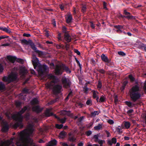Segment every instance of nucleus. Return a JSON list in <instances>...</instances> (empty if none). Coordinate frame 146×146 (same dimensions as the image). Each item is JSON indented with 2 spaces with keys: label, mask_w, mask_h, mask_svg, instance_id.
Wrapping results in <instances>:
<instances>
[{
  "label": "nucleus",
  "mask_w": 146,
  "mask_h": 146,
  "mask_svg": "<svg viewBox=\"0 0 146 146\" xmlns=\"http://www.w3.org/2000/svg\"><path fill=\"white\" fill-rule=\"evenodd\" d=\"M134 85L129 91V95L131 100L136 102L141 98V89L137 80L135 79Z\"/></svg>",
  "instance_id": "obj_1"
},
{
  "label": "nucleus",
  "mask_w": 146,
  "mask_h": 146,
  "mask_svg": "<svg viewBox=\"0 0 146 146\" xmlns=\"http://www.w3.org/2000/svg\"><path fill=\"white\" fill-rule=\"evenodd\" d=\"M19 113V111L17 112V114L19 116V117L15 121L13 124V126L16 128L19 127L22 129L23 128L24 126L23 123L24 117L21 113Z\"/></svg>",
  "instance_id": "obj_2"
},
{
  "label": "nucleus",
  "mask_w": 146,
  "mask_h": 146,
  "mask_svg": "<svg viewBox=\"0 0 146 146\" xmlns=\"http://www.w3.org/2000/svg\"><path fill=\"white\" fill-rule=\"evenodd\" d=\"M3 80L4 81L9 84L11 82H17L19 80V79L17 74L15 72L12 74V77L4 76L3 77Z\"/></svg>",
  "instance_id": "obj_3"
},
{
  "label": "nucleus",
  "mask_w": 146,
  "mask_h": 146,
  "mask_svg": "<svg viewBox=\"0 0 146 146\" xmlns=\"http://www.w3.org/2000/svg\"><path fill=\"white\" fill-rule=\"evenodd\" d=\"M36 67L38 71L42 72L49 70L48 67L45 64H42L40 63H38L36 65Z\"/></svg>",
  "instance_id": "obj_4"
},
{
  "label": "nucleus",
  "mask_w": 146,
  "mask_h": 146,
  "mask_svg": "<svg viewBox=\"0 0 146 146\" xmlns=\"http://www.w3.org/2000/svg\"><path fill=\"white\" fill-rule=\"evenodd\" d=\"M28 41V44L30 45L31 48L35 52L38 54H40L41 55L44 54L43 52L37 49V48L36 47L35 44L31 40L29 39Z\"/></svg>",
  "instance_id": "obj_5"
},
{
  "label": "nucleus",
  "mask_w": 146,
  "mask_h": 146,
  "mask_svg": "<svg viewBox=\"0 0 146 146\" xmlns=\"http://www.w3.org/2000/svg\"><path fill=\"white\" fill-rule=\"evenodd\" d=\"M7 58L13 63H14L15 61L20 63L23 64V59L20 58H18L15 56L9 55L7 56Z\"/></svg>",
  "instance_id": "obj_6"
},
{
  "label": "nucleus",
  "mask_w": 146,
  "mask_h": 146,
  "mask_svg": "<svg viewBox=\"0 0 146 146\" xmlns=\"http://www.w3.org/2000/svg\"><path fill=\"white\" fill-rule=\"evenodd\" d=\"M62 86L61 84H57L54 85L53 90V92L56 94H60L61 92Z\"/></svg>",
  "instance_id": "obj_7"
},
{
  "label": "nucleus",
  "mask_w": 146,
  "mask_h": 146,
  "mask_svg": "<svg viewBox=\"0 0 146 146\" xmlns=\"http://www.w3.org/2000/svg\"><path fill=\"white\" fill-rule=\"evenodd\" d=\"M123 14L125 15V18L128 20H135L137 18L136 16H134L131 15V13L130 12L127 11L126 9L123 11Z\"/></svg>",
  "instance_id": "obj_8"
},
{
  "label": "nucleus",
  "mask_w": 146,
  "mask_h": 146,
  "mask_svg": "<svg viewBox=\"0 0 146 146\" xmlns=\"http://www.w3.org/2000/svg\"><path fill=\"white\" fill-rule=\"evenodd\" d=\"M60 67L62 68V69L63 71V72L65 71L66 73L70 74L71 73V71L69 68V67L66 66L65 64L61 63Z\"/></svg>",
  "instance_id": "obj_9"
},
{
  "label": "nucleus",
  "mask_w": 146,
  "mask_h": 146,
  "mask_svg": "<svg viewBox=\"0 0 146 146\" xmlns=\"http://www.w3.org/2000/svg\"><path fill=\"white\" fill-rule=\"evenodd\" d=\"M45 114L46 116L47 117H48L50 116H53L56 119H59V117L55 114H54L53 113L51 112L50 109H47L45 111Z\"/></svg>",
  "instance_id": "obj_10"
},
{
  "label": "nucleus",
  "mask_w": 146,
  "mask_h": 146,
  "mask_svg": "<svg viewBox=\"0 0 146 146\" xmlns=\"http://www.w3.org/2000/svg\"><path fill=\"white\" fill-rule=\"evenodd\" d=\"M26 141L27 144V146H37L34 144L33 140L30 136H28L27 137Z\"/></svg>",
  "instance_id": "obj_11"
},
{
  "label": "nucleus",
  "mask_w": 146,
  "mask_h": 146,
  "mask_svg": "<svg viewBox=\"0 0 146 146\" xmlns=\"http://www.w3.org/2000/svg\"><path fill=\"white\" fill-rule=\"evenodd\" d=\"M62 81L64 84H66L68 86H70L71 85V82L70 80L67 78L66 76H64L62 78Z\"/></svg>",
  "instance_id": "obj_12"
},
{
  "label": "nucleus",
  "mask_w": 146,
  "mask_h": 146,
  "mask_svg": "<svg viewBox=\"0 0 146 146\" xmlns=\"http://www.w3.org/2000/svg\"><path fill=\"white\" fill-rule=\"evenodd\" d=\"M72 135L71 133L68 134L69 137L68 138V140L72 143L76 142V139L74 135L72 136Z\"/></svg>",
  "instance_id": "obj_13"
},
{
  "label": "nucleus",
  "mask_w": 146,
  "mask_h": 146,
  "mask_svg": "<svg viewBox=\"0 0 146 146\" xmlns=\"http://www.w3.org/2000/svg\"><path fill=\"white\" fill-rule=\"evenodd\" d=\"M11 30V29H10L9 27H0V30L3 31L8 33H12Z\"/></svg>",
  "instance_id": "obj_14"
},
{
  "label": "nucleus",
  "mask_w": 146,
  "mask_h": 146,
  "mask_svg": "<svg viewBox=\"0 0 146 146\" xmlns=\"http://www.w3.org/2000/svg\"><path fill=\"white\" fill-rule=\"evenodd\" d=\"M43 109L42 108H41L38 105L36 106L33 108V110L37 113H39L41 112Z\"/></svg>",
  "instance_id": "obj_15"
},
{
  "label": "nucleus",
  "mask_w": 146,
  "mask_h": 146,
  "mask_svg": "<svg viewBox=\"0 0 146 146\" xmlns=\"http://www.w3.org/2000/svg\"><path fill=\"white\" fill-rule=\"evenodd\" d=\"M64 38L67 42H70L71 41V37L69 34H65Z\"/></svg>",
  "instance_id": "obj_16"
},
{
  "label": "nucleus",
  "mask_w": 146,
  "mask_h": 146,
  "mask_svg": "<svg viewBox=\"0 0 146 146\" xmlns=\"http://www.w3.org/2000/svg\"><path fill=\"white\" fill-rule=\"evenodd\" d=\"M101 58L102 60L104 62L107 63L108 62H109V60L110 59H109L108 57L106 55L102 54L101 55Z\"/></svg>",
  "instance_id": "obj_17"
},
{
  "label": "nucleus",
  "mask_w": 146,
  "mask_h": 146,
  "mask_svg": "<svg viewBox=\"0 0 146 146\" xmlns=\"http://www.w3.org/2000/svg\"><path fill=\"white\" fill-rule=\"evenodd\" d=\"M57 143V141L55 139L49 141L46 146H55Z\"/></svg>",
  "instance_id": "obj_18"
},
{
  "label": "nucleus",
  "mask_w": 146,
  "mask_h": 146,
  "mask_svg": "<svg viewBox=\"0 0 146 146\" xmlns=\"http://www.w3.org/2000/svg\"><path fill=\"white\" fill-rule=\"evenodd\" d=\"M9 129V126L7 123H6L4 125V127L2 129V131L4 132H7Z\"/></svg>",
  "instance_id": "obj_19"
},
{
  "label": "nucleus",
  "mask_w": 146,
  "mask_h": 146,
  "mask_svg": "<svg viewBox=\"0 0 146 146\" xmlns=\"http://www.w3.org/2000/svg\"><path fill=\"white\" fill-rule=\"evenodd\" d=\"M66 22L68 23H70L72 22V20L73 19L72 17L71 14L69 15L67 18H66Z\"/></svg>",
  "instance_id": "obj_20"
},
{
  "label": "nucleus",
  "mask_w": 146,
  "mask_h": 146,
  "mask_svg": "<svg viewBox=\"0 0 146 146\" xmlns=\"http://www.w3.org/2000/svg\"><path fill=\"white\" fill-rule=\"evenodd\" d=\"M125 103L126 105L130 108H132L135 106L134 104L132 103L130 101H126Z\"/></svg>",
  "instance_id": "obj_21"
},
{
  "label": "nucleus",
  "mask_w": 146,
  "mask_h": 146,
  "mask_svg": "<svg viewBox=\"0 0 146 146\" xmlns=\"http://www.w3.org/2000/svg\"><path fill=\"white\" fill-rule=\"evenodd\" d=\"M63 73L62 70L59 68L55 70V74L57 76L61 75Z\"/></svg>",
  "instance_id": "obj_22"
},
{
  "label": "nucleus",
  "mask_w": 146,
  "mask_h": 146,
  "mask_svg": "<svg viewBox=\"0 0 146 146\" xmlns=\"http://www.w3.org/2000/svg\"><path fill=\"white\" fill-rule=\"evenodd\" d=\"M6 89L5 84L2 82L0 81V91L5 90Z\"/></svg>",
  "instance_id": "obj_23"
},
{
  "label": "nucleus",
  "mask_w": 146,
  "mask_h": 146,
  "mask_svg": "<svg viewBox=\"0 0 146 146\" xmlns=\"http://www.w3.org/2000/svg\"><path fill=\"white\" fill-rule=\"evenodd\" d=\"M67 133L64 131H61L59 134V137L62 138H64L66 135Z\"/></svg>",
  "instance_id": "obj_24"
},
{
  "label": "nucleus",
  "mask_w": 146,
  "mask_h": 146,
  "mask_svg": "<svg viewBox=\"0 0 146 146\" xmlns=\"http://www.w3.org/2000/svg\"><path fill=\"white\" fill-rule=\"evenodd\" d=\"M93 94V97L94 99L98 97V96L97 95L99 94V92L97 91L94 90H93L92 91Z\"/></svg>",
  "instance_id": "obj_25"
},
{
  "label": "nucleus",
  "mask_w": 146,
  "mask_h": 146,
  "mask_svg": "<svg viewBox=\"0 0 146 146\" xmlns=\"http://www.w3.org/2000/svg\"><path fill=\"white\" fill-rule=\"evenodd\" d=\"M32 62L33 63H36V65L37 63H40L38 59L35 55V56H33V58L32 60Z\"/></svg>",
  "instance_id": "obj_26"
},
{
  "label": "nucleus",
  "mask_w": 146,
  "mask_h": 146,
  "mask_svg": "<svg viewBox=\"0 0 146 146\" xmlns=\"http://www.w3.org/2000/svg\"><path fill=\"white\" fill-rule=\"evenodd\" d=\"M82 7L81 11L83 13H85L86 11L87 10V7L86 5H83L82 4Z\"/></svg>",
  "instance_id": "obj_27"
},
{
  "label": "nucleus",
  "mask_w": 146,
  "mask_h": 146,
  "mask_svg": "<svg viewBox=\"0 0 146 146\" xmlns=\"http://www.w3.org/2000/svg\"><path fill=\"white\" fill-rule=\"evenodd\" d=\"M89 90H91V88L89 89L87 87V86H85L83 88V90L84 92V93L86 94H88V91Z\"/></svg>",
  "instance_id": "obj_28"
},
{
  "label": "nucleus",
  "mask_w": 146,
  "mask_h": 146,
  "mask_svg": "<svg viewBox=\"0 0 146 146\" xmlns=\"http://www.w3.org/2000/svg\"><path fill=\"white\" fill-rule=\"evenodd\" d=\"M99 114V112H98V111H95L91 113L90 116L91 117H94L96 115H98Z\"/></svg>",
  "instance_id": "obj_29"
},
{
  "label": "nucleus",
  "mask_w": 146,
  "mask_h": 146,
  "mask_svg": "<svg viewBox=\"0 0 146 146\" xmlns=\"http://www.w3.org/2000/svg\"><path fill=\"white\" fill-rule=\"evenodd\" d=\"M27 110V107L25 106L23 108H22L19 111V113L20 112L22 114H23L25 113V111Z\"/></svg>",
  "instance_id": "obj_30"
},
{
  "label": "nucleus",
  "mask_w": 146,
  "mask_h": 146,
  "mask_svg": "<svg viewBox=\"0 0 146 146\" xmlns=\"http://www.w3.org/2000/svg\"><path fill=\"white\" fill-rule=\"evenodd\" d=\"M106 101V97L103 96L102 95L101 96L100 99H99V102H104Z\"/></svg>",
  "instance_id": "obj_31"
},
{
  "label": "nucleus",
  "mask_w": 146,
  "mask_h": 146,
  "mask_svg": "<svg viewBox=\"0 0 146 146\" xmlns=\"http://www.w3.org/2000/svg\"><path fill=\"white\" fill-rule=\"evenodd\" d=\"M128 78H129L131 82H133L135 80V78L133 76L132 74H130L128 75Z\"/></svg>",
  "instance_id": "obj_32"
},
{
  "label": "nucleus",
  "mask_w": 146,
  "mask_h": 146,
  "mask_svg": "<svg viewBox=\"0 0 146 146\" xmlns=\"http://www.w3.org/2000/svg\"><path fill=\"white\" fill-rule=\"evenodd\" d=\"M109 62L107 63L106 65L111 67H113L114 66L113 63L111 61V59L109 60Z\"/></svg>",
  "instance_id": "obj_33"
},
{
  "label": "nucleus",
  "mask_w": 146,
  "mask_h": 146,
  "mask_svg": "<svg viewBox=\"0 0 146 146\" xmlns=\"http://www.w3.org/2000/svg\"><path fill=\"white\" fill-rule=\"evenodd\" d=\"M67 28L64 26H63L62 28V32L65 34H68V31H67Z\"/></svg>",
  "instance_id": "obj_34"
},
{
  "label": "nucleus",
  "mask_w": 146,
  "mask_h": 146,
  "mask_svg": "<svg viewBox=\"0 0 146 146\" xmlns=\"http://www.w3.org/2000/svg\"><path fill=\"white\" fill-rule=\"evenodd\" d=\"M102 124L99 123L98 125L94 126V128L95 130H99L102 128Z\"/></svg>",
  "instance_id": "obj_35"
},
{
  "label": "nucleus",
  "mask_w": 146,
  "mask_h": 146,
  "mask_svg": "<svg viewBox=\"0 0 146 146\" xmlns=\"http://www.w3.org/2000/svg\"><path fill=\"white\" fill-rule=\"evenodd\" d=\"M93 138L95 139V141L96 142L97 141H100V139L98 138L99 135L98 134L95 135L93 136Z\"/></svg>",
  "instance_id": "obj_36"
},
{
  "label": "nucleus",
  "mask_w": 146,
  "mask_h": 146,
  "mask_svg": "<svg viewBox=\"0 0 146 146\" xmlns=\"http://www.w3.org/2000/svg\"><path fill=\"white\" fill-rule=\"evenodd\" d=\"M125 127L127 129L129 128L130 127V124L129 122L126 121L124 124Z\"/></svg>",
  "instance_id": "obj_37"
},
{
  "label": "nucleus",
  "mask_w": 146,
  "mask_h": 146,
  "mask_svg": "<svg viewBox=\"0 0 146 146\" xmlns=\"http://www.w3.org/2000/svg\"><path fill=\"white\" fill-rule=\"evenodd\" d=\"M102 87V84L101 81L100 80H98L97 88L100 89H101Z\"/></svg>",
  "instance_id": "obj_38"
},
{
  "label": "nucleus",
  "mask_w": 146,
  "mask_h": 146,
  "mask_svg": "<svg viewBox=\"0 0 146 146\" xmlns=\"http://www.w3.org/2000/svg\"><path fill=\"white\" fill-rule=\"evenodd\" d=\"M115 130L116 131H117L119 134H120L122 133V131L121 130V127H117L116 128Z\"/></svg>",
  "instance_id": "obj_39"
},
{
  "label": "nucleus",
  "mask_w": 146,
  "mask_h": 146,
  "mask_svg": "<svg viewBox=\"0 0 146 146\" xmlns=\"http://www.w3.org/2000/svg\"><path fill=\"white\" fill-rule=\"evenodd\" d=\"M56 126L57 128L60 129L63 128V125L62 124H56Z\"/></svg>",
  "instance_id": "obj_40"
},
{
  "label": "nucleus",
  "mask_w": 146,
  "mask_h": 146,
  "mask_svg": "<svg viewBox=\"0 0 146 146\" xmlns=\"http://www.w3.org/2000/svg\"><path fill=\"white\" fill-rule=\"evenodd\" d=\"M29 89L26 88H24L22 90V92L25 94H29Z\"/></svg>",
  "instance_id": "obj_41"
},
{
  "label": "nucleus",
  "mask_w": 146,
  "mask_h": 146,
  "mask_svg": "<svg viewBox=\"0 0 146 146\" xmlns=\"http://www.w3.org/2000/svg\"><path fill=\"white\" fill-rule=\"evenodd\" d=\"M114 102L115 104H116L118 102V96L116 95H114Z\"/></svg>",
  "instance_id": "obj_42"
},
{
  "label": "nucleus",
  "mask_w": 146,
  "mask_h": 146,
  "mask_svg": "<svg viewBox=\"0 0 146 146\" xmlns=\"http://www.w3.org/2000/svg\"><path fill=\"white\" fill-rule=\"evenodd\" d=\"M118 54L121 56H124L126 55L125 53L123 51H119L118 52Z\"/></svg>",
  "instance_id": "obj_43"
},
{
  "label": "nucleus",
  "mask_w": 146,
  "mask_h": 146,
  "mask_svg": "<svg viewBox=\"0 0 146 146\" xmlns=\"http://www.w3.org/2000/svg\"><path fill=\"white\" fill-rule=\"evenodd\" d=\"M56 48L58 49H63L64 48V46L62 44H57L56 45Z\"/></svg>",
  "instance_id": "obj_44"
},
{
  "label": "nucleus",
  "mask_w": 146,
  "mask_h": 146,
  "mask_svg": "<svg viewBox=\"0 0 146 146\" xmlns=\"http://www.w3.org/2000/svg\"><path fill=\"white\" fill-rule=\"evenodd\" d=\"M114 27L115 29H118V30H120V29H121L122 28H123V27L122 26L119 25H116L114 26Z\"/></svg>",
  "instance_id": "obj_45"
},
{
  "label": "nucleus",
  "mask_w": 146,
  "mask_h": 146,
  "mask_svg": "<svg viewBox=\"0 0 146 146\" xmlns=\"http://www.w3.org/2000/svg\"><path fill=\"white\" fill-rule=\"evenodd\" d=\"M21 42L22 43H24L25 44L28 45V41L26 39H24L21 40Z\"/></svg>",
  "instance_id": "obj_46"
},
{
  "label": "nucleus",
  "mask_w": 146,
  "mask_h": 146,
  "mask_svg": "<svg viewBox=\"0 0 146 146\" xmlns=\"http://www.w3.org/2000/svg\"><path fill=\"white\" fill-rule=\"evenodd\" d=\"M16 104L17 106L19 107H21V104H22V102H21L18 101L16 102Z\"/></svg>",
  "instance_id": "obj_47"
},
{
  "label": "nucleus",
  "mask_w": 146,
  "mask_h": 146,
  "mask_svg": "<svg viewBox=\"0 0 146 146\" xmlns=\"http://www.w3.org/2000/svg\"><path fill=\"white\" fill-rule=\"evenodd\" d=\"M4 70L3 66L2 64L0 63V74L2 73Z\"/></svg>",
  "instance_id": "obj_48"
},
{
  "label": "nucleus",
  "mask_w": 146,
  "mask_h": 146,
  "mask_svg": "<svg viewBox=\"0 0 146 146\" xmlns=\"http://www.w3.org/2000/svg\"><path fill=\"white\" fill-rule=\"evenodd\" d=\"M33 102L36 104H38L39 102V101L37 98L35 97L33 99Z\"/></svg>",
  "instance_id": "obj_49"
},
{
  "label": "nucleus",
  "mask_w": 146,
  "mask_h": 146,
  "mask_svg": "<svg viewBox=\"0 0 146 146\" xmlns=\"http://www.w3.org/2000/svg\"><path fill=\"white\" fill-rule=\"evenodd\" d=\"M97 70L99 72L102 74H104L105 73V71L103 69H97Z\"/></svg>",
  "instance_id": "obj_50"
},
{
  "label": "nucleus",
  "mask_w": 146,
  "mask_h": 146,
  "mask_svg": "<svg viewBox=\"0 0 146 146\" xmlns=\"http://www.w3.org/2000/svg\"><path fill=\"white\" fill-rule=\"evenodd\" d=\"M103 7L104 9L106 10L108 9L107 7V3L105 1L103 2Z\"/></svg>",
  "instance_id": "obj_51"
},
{
  "label": "nucleus",
  "mask_w": 146,
  "mask_h": 146,
  "mask_svg": "<svg viewBox=\"0 0 146 146\" xmlns=\"http://www.w3.org/2000/svg\"><path fill=\"white\" fill-rule=\"evenodd\" d=\"M92 132L91 130H88L86 132V134L87 136H89L92 134Z\"/></svg>",
  "instance_id": "obj_52"
},
{
  "label": "nucleus",
  "mask_w": 146,
  "mask_h": 146,
  "mask_svg": "<svg viewBox=\"0 0 146 146\" xmlns=\"http://www.w3.org/2000/svg\"><path fill=\"white\" fill-rule=\"evenodd\" d=\"M60 80L58 78H56V79L54 80H53V82L54 83H57L60 82Z\"/></svg>",
  "instance_id": "obj_53"
},
{
  "label": "nucleus",
  "mask_w": 146,
  "mask_h": 146,
  "mask_svg": "<svg viewBox=\"0 0 146 146\" xmlns=\"http://www.w3.org/2000/svg\"><path fill=\"white\" fill-rule=\"evenodd\" d=\"M108 122L111 125L113 124L114 123L113 120L111 119H109L108 121Z\"/></svg>",
  "instance_id": "obj_54"
},
{
  "label": "nucleus",
  "mask_w": 146,
  "mask_h": 146,
  "mask_svg": "<svg viewBox=\"0 0 146 146\" xmlns=\"http://www.w3.org/2000/svg\"><path fill=\"white\" fill-rule=\"evenodd\" d=\"M92 103V100L90 99H88L86 102V104L88 105H90Z\"/></svg>",
  "instance_id": "obj_55"
},
{
  "label": "nucleus",
  "mask_w": 146,
  "mask_h": 146,
  "mask_svg": "<svg viewBox=\"0 0 146 146\" xmlns=\"http://www.w3.org/2000/svg\"><path fill=\"white\" fill-rule=\"evenodd\" d=\"M90 27L92 29H95V26L94 25V24L93 22L91 21L90 22Z\"/></svg>",
  "instance_id": "obj_56"
},
{
  "label": "nucleus",
  "mask_w": 146,
  "mask_h": 146,
  "mask_svg": "<svg viewBox=\"0 0 146 146\" xmlns=\"http://www.w3.org/2000/svg\"><path fill=\"white\" fill-rule=\"evenodd\" d=\"M74 52L75 53H76L78 55H79L81 54L80 52L79 51L78 49H74Z\"/></svg>",
  "instance_id": "obj_57"
},
{
  "label": "nucleus",
  "mask_w": 146,
  "mask_h": 146,
  "mask_svg": "<svg viewBox=\"0 0 146 146\" xmlns=\"http://www.w3.org/2000/svg\"><path fill=\"white\" fill-rule=\"evenodd\" d=\"M59 119L60 122L62 123H65L66 121V119L63 118L61 119H60L59 118Z\"/></svg>",
  "instance_id": "obj_58"
},
{
  "label": "nucleus",
  "mask_w": 146,
  "mask_h": 146,
  "mask_svg": "<svg viewBox=\"0 0 146 146\" xmlns=\"http://www.w3.org/2000/svg\"><path fill=\"white\" fill-rule=\"evenodd\" d=\"M112 143H117V139L115 137H113L112 139Z\"/></svg>",
  "instance_id": "obj_59"
},
{
  "label": "nucleus",
  "mask_w": 146,
  "mask_h": 146,
  "mask_svg": "<svg viewBox=\"0 0 146 146\" xmlns=\"http://www.w3.org/2000/svg\"><path fill=\"white\" fill-rule=\"evenodd\" d=\"M8 118L10 119L15 120V116L14 115H12L11 116H9Z\"/></svg>",
  "instance_id": "obj_60"
},
{
  "label": "nucleus",
  "mask_w": 146,
  "mask_h": 146,
  "mask_svg": "<svg viewBox=\"0 0 146 146\" xmlns=\"http://www.w3.org/2000/svg\"><path fill=\"white\" fill-rule=\"evenodd\" d=\"M31 35L29 33H24L23 34V36L29 37L31 36Z\"/></svg>",
  "instance_id": "obj_61"
},
{
  "label": "nucleus",
  "mask_w": 146,
  "mask_h": 146,
  "mask_svg": "<svg viewBox=\"0 0 146 146\" xmlns=\"http://www.w3.org/2000/svg\"><path fill=\"white\" fill-rule=\"evenodd\" d=\"M84 118V117L83 116H82L80 117L78 119V121L79 122H81L83 120Z\"/></svg>",
  "instance_id": "obj_62"
},
{
  "label": "nucleus",
  "mask_w": 146,
  "mask_h": 146,
  "mask_svg": "<svg viewBox=\"0 0 146 146\" xmlns=\"http://www.w3.org/2000/svg\"><path fill=\"white\" fill-rule=\"evenodd\" d=\"M62 111L65 112V114H67V115H69V113H70L71 112V111L70 110H62Z\"/></svg>",
  "instance_id": "obj_63"
},
{
  "label": "nucleus",
  "mask_w": 146,
  "mask_h": 146,
  "mask_svg": "<svg viewBox=\"0 0 146 146\" xmlns=\"http://www.w3.org/2000/svg\"><path fill=\"white\" fill-rule=\"evenodd\" d=\"M4 143L5 142L4 141L1 139H0V145L1 146H3L4 145Z\"/></svg>",
  "instance_id": "obj_64"
}]
</instances>
